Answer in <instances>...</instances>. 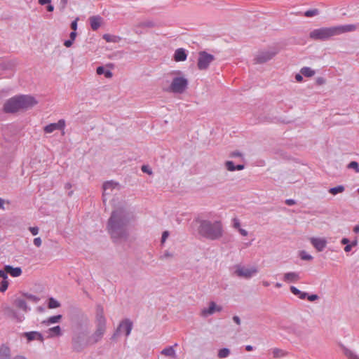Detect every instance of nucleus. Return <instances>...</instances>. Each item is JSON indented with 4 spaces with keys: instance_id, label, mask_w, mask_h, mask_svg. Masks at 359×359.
Returning <instances> with one entry per match:
<instances>
[{
    "instance_id": "nucleus-1",
    "label": "nucleus",
    "mask_w": 359,
    "mask_h": 359,
    "mask_svg": "<svg viewBox=\"0 0 359 359\" xmlns=\"http://www.w3.org/2000/svg\"><path fill=\"white\" fill-rule=\"evenodd\" d=\"M132 217V212L123 207L118 208L111 212L107 222V230L114 243L128 239V225Z\"/></svg>"
},
{
    "instance_id": "nucleus-2",
    "label": "nucleus",
    "mask_w": 359,
    "mask_h": 359,
    "mask_svg": "<svg viewBox=\"0 0 359 359\" xmlns=\"http://www.w3.org/2000/svg\"><path fill=\"white\" fill-rule=\"evenodd\" d=\"M36 104L37 101L31 95H16L6 101L3 109L6 113L13 114L32 108Z\"/></svg>"
},
{
    "instance_id": "nucleus-3",
    "label": "nucleus",
    "mask_w": 359,
    "mask_h": 359,
    "mask_svg": "<svg viewBox=\"0 0 359 359\" xmlns=\"http://www.w3.org/2000/svg\"><path fill=\"white\" fill-rule=\"evenodd\" d=\"M198 222V233L203 238L216 241L222 237L224 226L221 221L211 222L208 219H201Z\"/></svg>"
},
{
    "instance_id": "nucleus-4",
    "label": "nucleus",
    "mask_w": 359,
    "mask_h": 359,
    "mask_svg": "<svg viewBox=\"0 0 359 359\" xmlns=\"http://www.w3.org/2000/svg\"><path fill=\"white\" fill-rule=\"evenodd\" d=\"M357 28H359V24L339 25L331 27H322L316 29L311 32L309 36L311 39L314 40L325 41L333 36L339 35L345 32L355 31Z\"/></svg>"
},
{
    "instance_id": "nucleus-5",
    "label": "nucleus",
    "mask_w": 359,
    "mask_h": 359,
    "mask_svg": "<svg viewBox=\"0 0 359 359\" xmlns=\"http://www.w3.org/2000/svg\"><path fill=\"white\" fill-rule=\"evenodd\" d=\"M72 345L74 351L80 353L92 344L88 334L84 331H81L72 336Z\"/></svg>"
},
{
    "instance_id": "nucleus-6",
    "label": "nucleus",
    "mask_w": 359,
    "mask_h": 359,
    "mask_svg": "<svg viewBox=\"0 0 359 359\" xmlns=\"http://www.w3.org/2000/svg\"><path fill=\"white\" fill-rule=\"evenodd\" d=\"M279 52L278 48L270 47L268 49L259 50L257 51L254 61L255 64H264L271 60Z\"/></svg>"
},
{
    "instance_id": "nucleus-7",
    "label": "nucleus",
    "mask_w": 359,
    "mask_h": 359,
    "mask_svg": "<svg viewBox=\"0 0 359 359\" xmlns=\"http://www.w3.org/2000/svg\"><path fill=\"white\" fill-rule=\"evenodd\" d=\"M188 79L184 76H177L173 78L168 91L175 94H182L188 88Z\"/></svg>"
},
{
    "instance_id": "nucleus-8",
    "label": "nucleus",
    "mask_w": 359,
    "mask_h": 359,
    "mask_svg": "<svg viewBox=\"0 0 359 359\" xmlns=\"http://www.w3.org/2000/svg\"><path fill=\"white\" fill-rule=\"evenodd\" d=\"M234 268L235 271L233 274L239 278H243L245 279H250L258 273V269L256 266L245 268L241 264H236Z\"/></svg>"
},
{
    "instance_id": "nucleus-9",
    "label": "nucleus",
    "mask_w": 359,
    "mask_h": 359,
    "mask_svg": "<svg viewBox=\"0 0 359 359\" xmlns=\"http://www.w3.org/2000/svg\"><path fill=\"white\" fill-rule=\"evenodd\" d=\"M215 60L213 55L207 53L205 50L198 53L197 67L199 70H206L208 69L211 62Z\"/></svg>"
},
{
    "instance_id": "nucleus-10",
    "label": "nucleus",
    "mask_w": 359,
    "mask_h": 359,
    "mask_svg": "<svg viewBox=\"0 0 359 359\" xmlns=\"http://www.w3.org/2000/svg\"><path fill=\"white\" fill-rule=\"evenodd\" d=\"M133 322L128 319L126 318L120 322L118 326L117 327L116 330L112 334L111 339L114 341L117 338L118 335H120L122 332L125 333V335L128 337L133 329Z\"/></svg>"
},
{
    "instance_id": "nucleus-11",
    "label": "nucleus",
    "mask_w": 359,
    "mask_h": 359,
    "mask_svg": "<svg viewBox=\"0 0 359 359\" xmlns=\"http://www.w3.org/2000/svg\"><path fill=\"white\" fill-rule=\"evenodd\" d=\"M107 320L104 315V309L101 305L96 307L95 325L96 330L106 332Z\"/></svg>"
},
{
    "instance_id": "nucleus-12",
    "label": "nucleus",
    "mask_w": 359,
    "mask_h": 359,
    "mask_svg": "<svg viewBox=\"0 0 359 359\" xmlns=\"http://www.w3.org/2000/svg\"><path fill=\"white\" fill-rule=\"evenodd\" d=\"M2 311L6 317L15 320L18 323H21L25 320L23 314H20L17 311L9 306H3Z\"/></svg>"
},
{
    "instance_id": "nucleus-13",
    "label": "nucleus",
    "mask_w": 359,
    "mask_h": 359,
    "mask_svg": "<svg viewBox=\"0 0 359 359\" xmlns=\"http://www.w3.org/2000/svg\"><path fill=\"white\" fill-rule=\"evenodd\" d=\"M65 127V121L60 119L57 123H50L46 126L43 130L46 133H51L56 130H63Z\"/></svg>"
},
{
    "instance_id": "nucleus-14",
    "label": "nucleus",
    "mask_w": 359,
    "mask_h": 359,
    "mask_svg": "<svg viewBox=\"0 0 359 359\" xmlns=\"http://www.w3.org/2000/svg\"><path fill=\"white\" fill-rule=\"evenodd\" d=\"M310 242L318 252H322L327 245V241L325 238L312 237L310 238Z\"/></svg>"
},
{
    "instance_id": "nucleus-15",
    "label": "nucleus",
    "mask_w": 359,
    "mask_h": 359,
    "mask_svg": "<svg viewBox=\"0 0 359 359\" xmlns=\"http://www.w3.org/2000/svg\"><path fill=\"white\" fill-rule=\"evenodd\" d=\"M155 26H156V23L154 21L145 20V21L140 22L137 23V25H135L134 26L133 31L137 34H142L143 32L139 31L140 28H143V29L152 28V27H154Z\"/></svg>"
},
{
    "instance_id": "nucleus-16",
    "label": "nucleus",
    "mask_w": 359,
    "mask_h": 359,
    "mask_svg": "<svg viewBox=\"0 0 359 359\" xmlns=\"http://www.w3.org/2000/svg\"><path fill=\"white\" fill-rule=\"evenodd\" d=\"M187 53L185 49L180 48L175 51L173 59L175 62L185 61L187 60Z\"/></svg>"
},
{
    "instance_id": "nucleus-17",
    "label": "nucleus",
    "mask_w": 359,
    "mask_h": 359,
    "mask_svg": "<svg viewBox=\"0 0 359 359\" xmlns=\"http://www.w3.org/2000/svg\"><path fill=\"white\" fill-rule=\"evenodd\" d=\"M90 27L93 31H96L100 27L102 22V18L100 15H93L89 18Z\"/></svg>"
},
{
    "instance_id": "nucleus-18",
    "label": "nucleus",
    "mask_w": 359,
    "mask_h": 359,
    "mask_svg": "<svg viewBox=\"0 0 359 359\" xmlns=\"http://www.w3.org/2000/svg\"><path fill=\"white\" fill-rule=\"evenodd\" d=\"M13 305L16 308L22 310L25 313H27L30 310V308L27 306L26 301L20 297L14 299Z\"/></svg>"
},
{
    "instance_id": "nucleus-19",
    "label": "nucleus",
    "mask_w": 359,
    "mask_h": 359,
    "mask_svg": "<svg viewBox=\"0 0 359 359\" xmlns=\"http://www.w3.org/2000/svg\"><path fill=\"white\" fill-rule=\"evenodd\" d=\"M104 333L105 332L104 331L95 330V331L92 334V335L89 336L91 344L93 345L99 342L102 339Z\"/></svg>"
},
{
    "instance_id": "nucleus-20",
    "label": "nucleus",
    "mask_w": 359,
    "mask_h": 359,
    "mask_svg": "<svg viewBox=\"0 0 359 359\" xmlns=\"http://www.w3.org/2000/svg\"><path fill=\"white\" fill-rule=\"evenodd\" d=\"M4 269H7L8 273L13 277H18L22 273V269L20 267H13L11 265H6Z\"/></svg>"
},
{
    "instance_id": "nucleus-21",
    "label": "nucleus",
    "mask_w": 359,
    "mask_h": 359,
    "mask_svg": "<svg viewBox=\"0 0 359 359\" xmlns=\"http://www.w3.org/2000/svg\"><path fill=\"white\" fill-rule=\"evenodd\" d=\"M216 303L214 302H210L209 303L208 308H204L201 311V316L203 317H207L208 316L212 315L215 312Z\"/></svg>"
},
{
    "instance_id": "nucleus-22",
    "label": "nucleus",
    "mask_w": 359,
    "mask_h": 359,
    "mask_svg": "<svg viewBox=\"0 0 359 359\" xmlns=\"http://www.w3.org/2000/svg\"><path fill=\"white\" fill-rule=\"evenodd\" d=\"M300 279L299 273L296 272H288L284 274L283 280L285 282L295 283Z\"/></svg>"
},
{
    "instance_id": "nucleus-23",
    "label": "nucleus",
    "mask_w": 359,
    "mask_h": 359,
    "mask_svg": "<svg viewBox=\"0 0 359 359\" xmlns=\"http://www.w3.org/2000/svg\"><path fill=\"white\" fill-rule=\"evenodd\" d=\"M47 333L48 334V338H52L54 337H59L62 334L61 327L59 325L49 328L47 330Z\"/></svg>"
},
{
    "instance_id": "nucleus-24",
    "label": "nucleus",
    "mask_w": 359,
    "mask_h": 359,
    "mask_svg": "<svg viewBox=\"0 0 359 359\" xmlns=\"http://www.w3.org/2000/svg\"><path fill=\"white\" fill-rule=\"evenodd\" d=\"M118 185V183H115L113 181H108L104 182L103 184V197H104V196L107 194H109V193L107 192L108 190L112 191V189Z\"/></svg>"
},
{
    "instance_id": "nucleus-25",
    "label": "nucleus",
    "mask_w": 359,
    "mask_h": 359,
    "mask_svg": "<svg viewBox=\"0 0 359 359\" xmlns=\"http://www.w3.org/2000/svg\"><path fill=\"white\" fill-rule=\"evenodd\" d=\"M0 359H11L10 348L5 345L0 347Z\"/></svg>"
},
{
    "instance_id": "nucleus-26",
    "label": "nucleus",
    "mask_w": 359,
    "mask_h": 359,
    "mask_svg": "<svg viewBox=\"0 0 359 359\" xmlns=\"http://www.w3.org/2000/svg\"><path fill=\"white\" fill-rule=\"evenodd\" d=\"M161 353L163 355L171 357L172 358H176L177 355L175 353V351L174 349V347L172 346H168L165 348H163Z\"/></svg>"
},
{
    "instance_id": "nucleus-27",
    "label": "nucleus",
    "mask_w": 359,
    "mask_h": 359,
    "mask_svg": "<svg viewBox=\"0 0 359 359\" xmlns=\"http://www.w3.org/2000/svg\"><path fill=\"white\" fill-rule=\"evenodd\" d=\"M340 347L341 348L344 354L349 359H359V356L356 355L351 350L346 348L343 344H340Z\"/></svg>"
},
{
    "instance_id": "nucleus-28",
    "label": "nucleus",
    "mask_w": 359,
    "mask_h": 359,
    "mask_svg": "<svg viewBox=\"0 0 359 359\" xmlns=\"http://www.w3.org/2000/svg\"><path fill=\"white\" fill-rule=\"evenodd\" d=\"M96 73L98 75L104 74L107 79L112 77L113 74L110 70L106 69L103 66H99L97 67Z\"/></svg>"
},
{
    "instance_id": "nucleus-29",
    "label": "nucleus",
    "mask_w": 359,
    "mask_h": 359,
    "mask_svg": "<svg viewBox=\"0 0 359 359\" xmlns=\"http://www.w3.org/2000/svg\"><path fill=\"white\" fill-rule=\"evenodd\" d=\"M290 292L296 295V296H298V297L301 299H306V296H307V293L305 292H302L301 290H299L298 288H297L296 287L294 286H290Z\"/></svg>"
},
{
    "instance_id": "nucleus-30",
    "label": "nucleus",
    "mask_w": 359,
    "mask_h": 359,
    "mask_svg": "<svg viewBox=\"0 0 359 359\" xmlns=\"http://www.w3.org/2000/svg\"><path fill=\"white\" fill-rule=\"evenodd\" d=\"M62 316L60 314L50 316L46 320L43 321V323L46 325L56 323H58L62 319Z\"/></svg>"
},
{
    "instance_id": "nucleus-31",
    "label": "nucleus",
    "mask_w": 359,
    "mask_h": 359,
    "mask_svg": "<svg viewBox=\"0 0 359 359\" xmlns=\"http://www.w3.org/2000/svg\"><path fill=\"white\" fill-rule=\"evenodd\" d=\"M301 74L306 77H311L315 74V71L308 67H304L300 70Z\"/></svg>"
},
{
    "instance_id": "nucleus-32",
    "label": "nucleus",
    "mask_w": 359,
    "mask_h": 359,
    "mask_svg": "<svg viewBox=\"0 0 359 359\" xmlns=\"http://www.w3.org/2000/svg\"><path fill=\"white\" fill-rule=\"evenodd\" d=\"M103 39L107 42H113V43H117L121 40V37H119L118 36L111 35L109 34H104Z\"/></svg>"
},
{
    "instance_id": "nucleus-33",
    "label": "nucleus",
    "mask_w": 359,
    "mask_h": 359,
    "mask_svg": "<svg viewBox=\"0 0 359 359\" xmlns=\"http://www.w3.org/2000/svg\"><path fill=\"white\" fill-rule=\"evenodd\" d=\"M344 190H345L344 186L339 185L335 187L330 188L328 190V192L332 195H337L339 193H342L343 191H344Z\"/></svg>"
},
{
    "instance_id": "nucleus-34",
    "label": "nucleus",
    "mask_w": 359,
    "mask_h": 359,
    "mask_svg": "<svg viewBox=\"0 0 359 359\" xmlns=\"http://www.w3.org/2000/svg\"><path fill=\"white\" fill-rule=\"evenodd\" d=\"M60 306V303L54 299L53 297H50L48 301V309H56Z\"/></svg>"
},
{
    "instance_id": "nucleus-35",
    "label": "nucleus",
    "mask_w": 359,
    "mask_h": 359,
    "mask_svg": "<svg viewBox=\"0 0 359 359\" xmlns=\"http://www.w3.org/2000/svg\"><path fill=\"white\" fill-rule=\"evenodd\" d=\"M273 357L274 358H279L286 355V352L282 349L275 348L272 350Z\"/></svg>"
},
{
    "instance_id": "nucleus-36",
    "label": "nucleus",
    "mask_w": 359,
    "mask_h": 359,
    "mask_svg": "<svg viewBox=\"0 0 359 359\" xmlns=\"http://www.w3.org/2000/svg\"><path fill=\"white\" fill-rule=\"evenodd\" d=\"M22 296L25 297L27 299L34 302V303H37L39 300H40V298L36 295H34V294H32L30 293H28V292H23L22 293Z\"/></svg>"
},
{
    "instance_id": "nucleus-37",
    "label": "nucleus",
    "mask_w": 359,
    "mask_h": 359,
    "mask_svg": "<svg viewBox=\"0 0 359 359\" xmlns=\"http://www.w3.org/2000/svg\"><path fill=\"white\" fill-rule=\"evenodd\" d=\"M230 354V350L228 348H222L219 350L217 357L219 358H225Z\"/></svg>"
},
{
    "instance_id": "nucleus-38",
    "label": "nucleus",
    "mask_w": 359,
    "mask_h": 359,
    "mask_svg": "<svg viewBox=\"0 0 359 359\" xmlns=\"http://www.w3.org/2000/svg\"><path fill=\"white\" fill-rule=\"evenodd\" d=\"M36 334H37L36 331L27 332H24L22 334V335L27 338L28 341H31L36 339Z\"/></svg>"
},
{
    "instance_id": "nucleus-39",
    "label": "nucleus",
    "mask_w": 359,
    "mask_h": 359,
    "mask_svg": "<svg viewBox=\"0 0 359 359\" xmlns=\"http://www.w3.org/2000/svg\"><path fill=\"white\" fill-rule=\"evenodd\" d=\"M224 165L228 171L233 172L236 170V165H234L233 162L231 161H226L224 163Z\"/></svg>"
},
{
    "instance_id": "nucleus-40",
    "label": "nucleus",
    "mask_w": 359,
    "mask_h": 359,
    "mask_svg": "<svg viewBox=\"0 0 359 359\" xmlns=\"http://www.w3.org/2000/svg\"><path fill=\"white\" fill-rule=\"evenodd\" d=\"M299 257L302 260L311 261L313 259V257L304 250L299 252Z\"/></svg>"
},
{
    "instance_id": "nucleus-41",
    "label": "nucleus",
    "mask_w": 359,
    "mask_h": 359,
    "mask_svg": "<svg viewBox=\"0 0 359 359\" xmlns=\"http://www.w3.org/2000/svg\"><path fill=\"white\" fill-rule=\"evenodd\" d=\"M319 11L317 8L308 10L304 13V16L307 18L313 17L318 15Z\"/></svg>"
},
{
    "instance_id": "nucleus-42",
    "label": "nucleus",
    "mask_w": 359,
    "mask_h": 359,
    "mask_svg": "<svg viewBox=\"0 0 359 359\" xmlns=\"http://www.w3.org/2000/svg\"><path fill=\"white\" fill-rule=\"evenodd\" d=\"M347 168L355 170V172H359V165L356 161H351L348 164Z\"/></svg>"
},
{
    "instance_id": "nucleus-43",
    "label": "nucleus",
    "mask_w": 359,
    "mask_h": 359,
    "mask_svg": "<svg viewBox=\"0 0 359 359\" xmlns=\"http://www.w3.org/2000/svg\"><path fill=\"white\" fill-rule=\"evenodd\" d=\"M68 1L69 0H60L58 8L61 13H63L65 11L67 6L68 4Z\"/></svg>"
},
{
    "instance_id": "nucleus-44",
    "label": "nucleus",
    "mask_w": 359,
    "mask_h": 359,
    "mask_svg": "<svg viewBox=\"0 0 359 359\" xmlns=\"http://www.w3.org/2000/svg\"><path fill=\"white\" fill-rule=\"evenodd\" d=\"M229 157H231V158L239 157V158H241L243 161H244L243 154L238 151H234L231 152L229 154Z\"/></svg>"
},
{
    "instance_id": "nucleus-45",
    "label": "nucleus",
    "mask_w": 359,
    "mask_h": 359,
    "mask_svg": "<svg viewBox=\"0 0 359 359\" xmlns=\"http://www.w3.org/2000/svg\"><path fill=\"white\" fill-rule=\"evenodd\" d=\"M8 287V282L6 280H3L0 283V292H5Z\"/></svg>"
},
{
    "instance_id": "nucleus-46",
    "label": "nucleus",
    "mask_w": 359,
    "mask_h": 359,
    "mask_svg": "<svg viewBox=\"0 0 359 359\" xmlns=\"http://www.w3.org/2000/svg\"><path fill=\"white\" fill-rule=\"evenodd\" d=\"M308 299L309 301L310 302H314L316 300H318L319 299V296L318 294H307V296L306 297Z\"/></svg>"
},
{
    "instance_id": "nucleus-47",
    "label": "nucleus",
    "mask_w": 359,
    "mask_h": 359,
    "mask_svg": "<svg viewBox=\"0 0 359 359\" xmlns=\"http://www.w3.org/2000/svg\"><path fill=\"white\" fill-rule=\"evenodd\" d=\"M141 170L143 172L147 173L148 175L152 174V170L151 168H149V167L148 165H142Z\"/></svg>"
},
{
    "instance_id": "nucleus-48",
    "label": "nucleus",
    "mask_w": 359,
    "mask_h": 359,
    "mask_svg": "<svg viewBox=\"0 0 359 359\" xmlns=\"http://www.w3.org/2000/svg\"><path fill=\"white\" fill-rule=\"evenodd\" d=\"M78 20H79V18H76L74 20H73L71 22L70 27H71V29L73 31H76V29H77V27H78L77 22H78Z\"/></svg>"
},
{
    "instance_id": "nucleus-49",
    "label": "nucleus",
    "mask_w": 359,
    "mask_h": 359,
    "mask_svg": "<svg viewBox=\"0 0 359 359\" xmlns=\"http://www.w3.org/2000/svg\"><path fill=\"white\" fill-rule=\"evenodd\" d=\"M8 272L7 269L0 270V278H2L3 280H6L8 278Z\"/></svg>"
},
{
    "instance_id": "nucleus-50",
    "label": "nucleus",
    "mask_w": 359,
    "mask_h": 359,
    "mask_svg": "<svg viewBox=\"0 0 359 359\" xmlns=\"http://www.w3.org/2000/svg\"><path fill=\"white\" fill-rule=\"evenodd\" d=\"M233 227L238 230L241 228V223H240L239 219L237 218H234L233 219Z\"/></svg>"
},
{
    "instance_id": "nucleus-51",
    "label": "nucleus",
    "mask_w": 359,
    "mask_h": 359,
    "mask_svg": "<svg viewBox=\"0 0 359 359\" xmlns=\"http://www.w3.org/2000/svg\"><path fill=\"white\" fill-rule=\"evenodd\" d=\"M29 231L32 235L36 236L39 233V228L37 226L29 227Z\"/></svg>"
},
{
    "instance_id": "nucleus-52",
    "label": "nucleus",
    "mask_w": 359,
    "mask_h": 359,
    "mask_svg": "<svg viewBox=\"0 0 359 359\" xmlns=\"http://www.w3.org/2000/svg\"><path fill=\"white\" fill-rule=\"evenodd\" d=\"M33 243H34V245H36V247H40L42 241H41V238L38 237V238H35L34 239Z\"/></svg>"
},
{
    "instance_id": "nucleus-53",
    "label": "nucleus",
    "mask_w": 359,
    "mask_h": 359,
    "mask_svg": "<svg viewBox=\"0 0 359 359\" xmlns=\"http://www.w3.org/2000/svg\"><path fill=\"white\" fill-rule=\"evenodd\" d=\"M74 41L71 39H67L64 41V46L67 48H70L73 45Z\"/></svg>"
},
{
    "instance_id": "nucleus-54",
    "label": "nucleus",
    "mask_w": 359,
    "mask_h": 359,
    "mask_svg": "<svg viewBox=\"0 0 359 359\" xmlns=\"http://www.w3.org/2000/svg\"><path fill=\"white\" fill-rule=\"evenodd\" d=\"M77 36V33L76 31H72L69 34V39L74 41L76 37Z\"/></svg>"
},
{
    "instance_id": "nucleus-55",
    "label": "nucleus",
    "mask_w": 359,
    "mask_h": 359,
    "mask_svg": "<svg viewBox=\"0 0 359 359\" xmlns=\"http://www.w3.org/2000/svg\"><path fill=\"white\" fill-rule=\"evenodd\" d=\"M36 336V340H39L41 342L43 341L44 338H43V335L40 332H37V334Z\"/></svg>"
},
{
    "instance_id": "nucleus-56",
    "label": "nucleus",
    "mask_w": 359,
    "mask_h": 359,
    "mask_svg": "<svg viewBox=\"0 0 359 359\" xmlns=\"http://www.w3.org/2000/svg\"><path fill=\"white\" fill-rule=\"evenodd\" d=\"M51 3V0H39V4L40 5H46L48 4H50Z\"/></svg>"
},
{
    "instance_id": "nucleus-57",
    "label": "nucleus",
    "mask_w": 359,
    "mask_h": 359,
    "mask_svg": "<svg viewBox=\"0 0 359 359\" xmlns=\"http://www.w3.org/2000/svg\"><path fill=\"white\" fill-rule=\"evenodd\" d=\"M295 79L297 80V81L298 82H302L303 81V76H302V74H297L295 75Z\"/></svg>"
},
{
    "instance_id": "nucleus-58",
    "label": "nucleus",
    "mask_w": 359,
    "mask_h": 359,
    "mask_svg": "<svg viewBox=\"0 0 359 359\" xmlns=\"http://www.w3.org/2000/svg\"><path fill=\"white\" fill-rule=\"evenodd\" d=\"M46 11L48 12H53L54 11V6L50 4H48L46 6Z\"/></svg>"
},
{
    "instance_id": "nucleus-59",
    "label": "nucleus",
    "mask_w": 359,
    "mask_h": 359,
    "mask_svg": "<svg viewBox=\"0 0 359 359\" xmlns=\"http://www.w3.org/2000/svg\"><path fill=\"white\" fill-rule=\"evenodd\" d=\"M238 231H239V233H240L242 236H248V231H247L245 229H242V228H240V229H238Z\"/></svg>"
},
{
    "instance_id": "nucleus-60",
    "label": "nucleus",
    "mask_w": 359,
    "mask_h": 359,
    "mask_svg": "<svg viewBox=\"0 0 359 359\" xmlns=\"http://www.w3.org/2000/svg\"><path fill=\"white\" fill-rule=\"evenodd\" d=\"M233 322H235L237 325H240L241 324V319L238 316H234L233 317Z\"/></svg>"
},
{
    "instance_id": "nucleus-61",
    "label": "nucleus",
    "mask_w": 359,
    "mask_h": 359,
    "mask_svg": "<svg viewBox=\"0 0 359 359\" xmlns=\"http://www.w3.org/2000/svg\"><path fill=\"white\" fill-rule=\"evenodd\" d=\"M169 233L168 231H164L162 234L161 241L162 242H164L167 237L168 236Z\"/></svg>"
},
{
    "instance_id": "nucleus-62",
    "label": "nucleus",
    "mask_w": 359,
    "mask_h": 359,
    "mask_svg": "<svg viewBox=\"0 0 359 359\" xmlns=\"http://www.w3.org/2000/svg\"><path fill=\"white\" fill-rule=\"evenodd\" d=\"M285 203L288 205H292L295 204V201L293 199H287Z\"/></svg>"
},
{
    "instance_id": "nucleus-63",
    "label": "nucleus",
    "mask_w": 359,
    "mask_h": 359,
    "mask_svg": "<svg viewBox=\"0 0 359 359\" xmlns=\"http://www.w3.org/2000/svg\"><path fill=\"white\" fill-rule=\"evenodd\" d=\"M245 168L244 164H238L236 165V170H242Z\"/></svg>"
},
{
    "instance_id": "nucleus-64",
    "label": "nucleus",
    "mask_w": 359,
    "mask_h": 359,
    "mask_svg": "<svg viewBox=\"0 0 359 359\" xmlns=\"http://www.w3.org/2000/svg\"><path fill=\"white\" fill-rule=\"evenodd\" d=\"M325 81L323 77H319L317 79V83L319 85H322L325 83Z\"/></svg>"
}]
</instances>
